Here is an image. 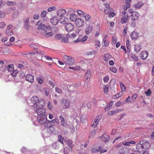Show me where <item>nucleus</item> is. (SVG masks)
Masks as SVG:
<instances>
[{
	"label": "nucleus",
	"instance_id": "1",
	"mask_svg": "<svg viewBox=\"0 0 154 154\" xmlns=\"http://www.w3.org/2000/svg\"><path fill=\"white\" fill-rule=\"evenodd\" d=\"M150 145L147 141H144L141 145L140 144L137 146L136 148L137 150L140 152L144 151H147V150L149 148Z\"/></svg>",
	"mask_w": 154,
	"mask_h": 154
},
{
	"label": "nucleus",
	"instance_id": "2",
	"mask_svg": "<svg viewBox=\"0 0 154 154\" xmlns=\"http://www.w3.org/2000/svg\"><path fill=\"white\" fill-rule=\"evenodd\" d=\"M63 59V61L66 64L71 65L74 64L75 63L74 58L71 56H64Z\"/></svg>",
	"mask_w": 154,
	"mask_h": 154
},
{
	"label": "nucleus",
	"instance_id": "3",
	"mask_svg": "<svg viewBox=\"0 0 154 154\" xmlns=\"http://www.w3.org/2000/svg\"><path fill=\"white\" fill-rule=\"evenodd\" d=\"M60 103L62 107L64 109L69 108L70 105V102L64 98H63L61 100Z\"/></svg>",
	"mask_w": 154,
	"mask_h": 154
},
{
	"label": "nucleus",
	"instance_id": "4",
	"mask_svg": "<svg viewBox=\"0 0 154 154\" xmlns=\"http://www.w3.org/2000/svg\"><path fill=\"white\" fill-rule=\"evenodd\" d=\"M38 121L39 123L41 124H44L47 121V118L46 115L38 116Z\"/></svg>",
	"mask_w": 154,
	"mask_h": 154
},
{
	"label": "nucleus",
	"instance_id": "5",
	"mask_svg": "<svg viewBox=\"0 0 154 154\" xmlns=\"http://www.w3.org/2000/svg\"><path fill=\"white\" fill-rule=\"evenodd\" d=\"M82 35H80L76 39L75 42L79 43L80 42L82 43H83L87 40L88 38V36L87 35H84L83 37H82Z\"/></svg>",
	"mask_w": 154,
	"mask_h": 154
},
{
	"label": "nucleus",
	"instance_id": "6",
	"mask_svg": "<svg viewBox=\"0 0 154 154\" xmlns=\"http://www.w3.org/2000/svg\"><path fill=\"white\" fill-rule=\"evenodd\" d=\"M66 36L69 39L71 42L73 41L75 43H78V42H75V41H76L75 38L77 37L76 34L74 33H72L71 35L67 34Z\"/></svg>",
	"mask_w": 154,
	"mask_h": 154
},
{
	"label": "nucleus",
	"instance_id": "7",
	"mask_svg": "<svg viewBox=\"0 0 154 154\" xmlns=\"http://www.w3.org/2000/svg\"><path fill=\"white\" fill-rule=\"evenodd\" d=\"M75 23L78 27H81L84 25L85 22L83 19L78 18L76 20Z\"/></svg>",
	"mask_w": 154,
	"mask_h": 154
},
{
	"label": "nucleus",
	"instance_id": "8",
	"mask_svg": "<svg viewBox=\"0 0 154 154\" xmlns=\"http://www.w3.org/2000/svg\"><path fill=\"white\" fill-rule=\"evenodd\" d=\"M36 112L38 116L46 115V109L44 108L40 109H35Z\"/></svg>",
	"mask_w": 154,
	"mask_h": 154
},
{
	"label": "nucleus",
	"instance_id": "9",
	"mask_svg": "<svg viewBox=\"0 0 154 154\" xmlns=\"http://www.w3.org/2000/svg\"><path fill=\"white\" fill-rule=\"evenodd\" d=\"M93 30V28L91 25H89L87 26L85 29V33L87 35H89Z\"/></svg>",
	"mask_w": 154,
	"mask_h": 154
},
{
	"label": "nucleus",
	"instance_id": "10",
	"mask_svg": "<svg viewBox=\"0 0 154 154\" xmlns=\"http://www.w3.org/2000/svg\"><path fill=\"white\" fill-rule=\"evenodd\" d=\"M59 18L57 17H54L51 19L50 22L53 25H56L59 22Z\"/></svg>",
	"mask_w": 154,
	"mask_h": 154
},
{
	"label": "nucleus",
	"instance_id": "11",
	"mask_svg": "<svg viewBox=\"0 0 154 154\" xmlns=\"http://www.w3.org/2000/svg\"><path fill=\"white\" fill-rule=\"evenodd\" d=\"M148 55V52L146 51H145L141 52L140 54V56L141 59L145 60L147 58Z\"/></svg>",
	"mask_w": 154,
	"mask_h": 154
},
{
	"label": "nucleus",
	"instance_id": "12",
	"mask_svg": "<svg viewBox=\"0 0 154 154\" xmlns=\"http://www.w3.org/2000/svg\"><path fill=\"white\" fill-rule=\"evenodd\" d=\"M108 36L106 35L103 37V40L102 45L103 47H106L109 45V41L107 40Z\"/></svg>",
	"mask_w": 154,
	"mask_h": 154
},
{
	"label": "nucleus",
	"instance_id": "13",
	"mask_svg": "<svg viewBox=\"0 0 154 154\" xmlns=\"http://www.w3.org/2000/svg\"><path fill=\"white\" fill-rule=\"evenodd\" d=\"M43 102L42 101L40 100L34 105V107L36 109H40L43 108Z\"/></svg>",
	"mask_w": 154,
	"mask_h": 154
},
{
	"label": "nucleus",
	"instance_id": "14",
	"mask_svg": "<svg viewBox=\"0 0 154 154\" xmlns=\"http://www.w3.org/2000/svg\"><path fill=\"white\" fill-rule=\"evenodd\" d=\"M30 46L31 48H34V51L38 54H41L42 55H44L45 54V52L44 51H42V52L40 51H38L37 49L38 46L37 45H35L34 44H31L30 45Z\"/></svg>",
	"mask_w": 154,
	"mask_h": 154
},
{
	"label": "nucleus",
	"instance_id": "15",
	"mask_svg": "<svg viewBox=\"0 0 154 154\" xmlns=\"http://www.w3.org/2000/svg\"><path fill=\"white\" fill-rule=\"evenodd\" d=\"M91 72L90 70H87L86 72L85 76V80L86 82H88L91 77Z\"/></svg>",
	"mask_w": 154,
	"mask_h": 154
},
{
	"label": "nucleus",
	"instance_id": "16",
	"mask_svg": "<svg viewBox=\"0 0 154 154\" xmlns=\"http://www.w3.org/2000/svg\"><path fill=\"white\" fill-rule=\"evenodd\" d=\"M74 28V26L71 23H68L65 25L66 30L68 32L71 31Z\"/></svg>",
	"mask_w": 154,
	"mask_h": 154
},
{
	"label": "nucleus",
	"instance_id": "17",
	"mask_svg": "<svg viewBox=\"0 0 154 154\" xmlns=\"http://www.w3.org/2000/svg\"><path fill=\"white\" fill-rule=\"evenodd\" d=\"M66 14V10L64 9H60L58 10L57 13V15L59 17H63Z\"/></svg>",
	"mask_w": 154,
	"mask_h": 154
},
{
	"label": "nucleus",
	"instance_id": "18",
	"mask_svg": "<svg viewBox=\"0 0 154 154\" xmlns=\"http://www.w3.org/2000/svg\"><path fill=\"white\" fill-rule=\"evenodd\" d=\"M139 16V13L137 12H134L131 15V19L133 20H136L138 19Z\"/></svg>",
	"mask_w": 154,
	"mask_h": 154
},
{
	"label": "nucleus",
	"instance_id": "19",
	"mask_svg": "<svg viewBox=\"0 0 154 154\" xmlns=\"http://www.w3.org/2000/svg\"><path fill=\"white\" fill-rule=\"evenodd\" d=\"M26 79L28 82L32 83L34 81V76L31 74H28L26 76Z\"/></svg>",
	"mask_w": 154,
	"mask_h": 154
},
{
	"label": "nucleus",
	"instance_id": "20",
	"mask_svg": "<svg viewBox=\"0 0 154 154\" xmlns=\"http://www.w3.org/2000/svg\"><path fill=\"white\" fill-rule=\"evenodd\" d=\"M36 25L38 26L37 29L39 30L44 29L46 28L45 25L42 24L41 21H39L37 23Z\"/></svg>",
	"mask_w": 154,
	"mask_h": 154
},
{
	"label": "nucleus",
	"instance_id": "21",
	"mask_svg": "<svg viewBox=\"0 0 154 154\" xmlns=\"http://www.w3.org/2000/svg\"><path fill=\"white\" fill-rule=\"evenodd\" d=\"M123 109H117L114 110L110 111L108 112V115L109 116L113 115L117 113L120 112L122 111Z\"/></svg>",
	"mask_w": 154,
	"mask_h": 154
},
{
	"label": "nucleus",
	"instance_id": "22",
	"mask_svg": "<svg viewBox=\"0 0 154 154\" xmlns=\"http://www.w3.org/2000/svg\"><path fill=\"white\" fill-rule=\"evenodd\" d=\"M112 58L111 55L108 53L105 54L103 56V59L105 61L107 62L108 61Z\"/></svg>",
	"mask_w": 154,
	"mask_h": 154
},
{
	"label": "nucleus",
	"instance_id": "23",
	"mask_svg": "<svg viewBox=\"0 0 154 154\" xmlns=\"http://www.w3.org/2000/svg\"><path fill=\"white\" fill-rule=\"evenodd\" d=\"M100 138L101 140L104 142L108 141L109 139V136L105 134H103Z\"/></svg>",
	"mask_w": 154,
	"mask_h": 154
},
{
	"label": "nucleus",
	"instance_id": "24",
	"mask_svg": "<svg viewBox=\"0 0 154 154\" xmlns=\"http://www.w3.org/2000/svg\"><path fill=\"white\" fill-rule=\"evenodd\" d=\"M100 118L101 117L100 116H97L93 122V124L91 125V126H93L94 127H96L98 123L99 120Z\"/></svg>",
	"mask_w": 154,
	"mask_h": 154
},
{
	"label": "nucleus",
	"instance_id": "25",
	"mask_svg": "<svg viewBox=\"0 0 154 154\" xmlns=\"http://www.w3.org/2000/svg\"><path fill=\"white\" fill-rule=\"evenodd\" d=\"M131 37L133 40L136 39L138 37V34L137 32L134 31L131 33Z\"/></svg>",
	"mask_w": 154,
	"mask_h": 154
},
{
	"label": "nucleus",
	"instance_id": "26",
	"mask_svg": "<svg viewBox=\"0 0 154 154\" xmlns=\"http://www.w3.org/2000/svg\"><path fill=\"white\" fill-rule=\"evenodd\" d=\"M31 100L34 105H35L39 101L38 97L36 96H33L31 98Z\"/></svg>",
	"mask_w": 154,
	"mask_h": 154
},
{
	"label": "nucleus",
	"instance_id": "27",
	"mask_svg": "<svg viewBox=\"0 0 154 154\" xmlns=\"http://www.w3.org/2000/svg\"><path fill=\"white\" fill-rule=\"evenodd\" d=\"M128 15H125L124 17H123L121 20V23L122 24H125L126 23L128 20Z\"/></svg>",
	"mask_w": 154,
	"mask_h": 154
},
{
	"label": "nucleus",
	"instance_id": "28",
	"mask_svg": "<svg viewBox=\"0 0 154 154\" xmlns=\"http://www.w3.org/2000/svg\"><path fill=\"white\" fill-rule=\"evenodd\" d=\"M14 65L13 64L8 65L7 66V70L10 72H12L14 70Z\"/></svg>",
	"mask_w": 154,
	"mask_h": 154
},
{
	"label": "nucleus",
	"instance_id": "29",
	"mask_svg": "<svg viewBox=\"0 0 154 154\" xmlns=\"http://www.w3.org/2000/svg\"><path fill=\"white\" fill-rule=\"evenodd\" d=\"M141 49V46L140 45H135L134 46V50L136 52H139Z\"/></svg>",
	"mask_w": 154,
	"mask_h": 154
},
{
	"label": "nucleus",
	"instance_id": "30",
	"mask_svg": "<svg viewBox=\"0 0 154 154\" xmlns=\"http://www.w3.org/2000/svg\"><path fill=\"white\" fill-rule=\"evenodd\" d=\"M76 18V16L74 14H72L70 15L69 19L72 21H75L77 19Z\"/></svg>",
	"mask_w": 154,
	"mask_h": 154
},
{
	"label": "nucleus",
	"instance_id": "31",
	"mask_svg": "<svg viewBox=\"0 0 154 154\" xmlns=\"http://www.w3.org/2000/svg\"><path fill=\"white\" fill-rule=\"evenodd\" d=\"M143 4L142 2H139L134 5V7L136 8H139Z\"/></svg>",
	"mask_w": 154,
	"mask_h": 154
},
{
	"label": "nucleus",
	"instance_id": "32",
	"mask_svg": "<svg viewBox=\"0 0 154 154\" xmlns=\"http://www.w3.org/2000/svg\"><path fill=\"white\" fill-rule=\"evenodd\" d=\"M135 143V142L133 140H131L129 142H123L122 144L124 146H130V144H134Z\"/></svg>",
	"mask_w": 154,
	"mask_h": 154
},
{
	"label": "nucleus",
	"instance_id": "33",
	"mask_svg": "<svg viewBox=\"0 0 154 154\" xmlns=\"http://www.w3.org/2000/svg\"><path fill=\"white\" fill-rule=\"evenodd\" d=\"M68 147L69 148L72 149V147L74 146V145L72 143V141L71 140L67 141Z\"/></svg>",
	"mask_w": 154,
	"mask_h": 154
},
{
	"label": "nucleus",
	"instance_id": "34",
	"mask_svg": "<svg viewBox=\"0 0 154 154\" xmlns=\"http://www.w3.org/2000/svg\"><path fill=\"white\" fill-rule=\"evenodd\" d=\"M96 131L95 130H92L90 133L88 137L89 138L91 139L92 137H94L95 135Z\"/></svg>",
	"mask_w": 154,
	"mask_h": 154
},
{
	"label": "nucleus",
	"instance_id": "35",
	"mask_svg": "<svg viewBox=\"0 0 154 154\" xmlns=\"http://www.w3.org/2000/svg\"><path fill=\"white\" fill-rule=\"evenodd\" d=\"M80 121L83 123H85L86 121V117L85 115H82L80 118Z\"/></svg>",
	"mask_w": 154,
	"mask_h": 154
},
{
	"label": "nucleus",
	"instance_id": "36",
	"mask_svg": "<svg viewBox=\"0 0 154 154\" xmlns=\"http://www.w3.org/2000/svg\"><path fill=\"white\" fill-rule=\"evenodd\" d=\"M6 4L8 6H12L16 5V3L15 2L8 1L6 2Z\"/></svg>",
	"mask_w": 154,
	"mask_h": 154
},
{
	"label": "nucleus",
	"instance_id": "37",
	"mask_svg": "<svg viewBox=\"0 0 154 154\" xmlns=\"http://www.w3.org/2000/svg\"><path fill=\"white\" fill-rule=\"evenodd\" d=\"M72 150V149L69 148L68 147H66L64 149V152L65 154H68Z\"/></svg>",
	"mask_w": 154,
	"mask_h": 154
},
{
	"label": "nucleus",
	"instance_id": "38",
	"mask_svg": "<svg viewBox=\"0 0 154 154\" xmlns=\"http://www.w3.org/2000/svg\"><path fill=\"white\" fill-rule=\"evenodd\" d=\"M53 35V33L51 32H48L44 34V35L47 38H49L52 36Z\"/></svg>",
	"mask_w": 154,
	"mask_h": 154
},
{
	"label": "nucleus",
	"instance_id": "39",
	"mask_svg": "<svg viewBox=\"0 0 154 154\" xmlns=\"http://www.w3.org/2000/svg\"><path fill=\"white\" fill-rule=\"evenodd\" d=\"M111 12L110 8H108L107 7L105 8L104 9V12L106 14H108Z\"/></svg>",
	"mask_w": 154,
	"mask_h": 154
},
{
	"label": "nucleus",
	"instance_id": "40",
	"mask_svg": "<svg viewBox=\"0 0 154 154\" xmlns=\"http://www.w3.org/2000/svg\"><path fill=\"white\" fill-rule=\"evenodd\" d=\"M120 85L122 90L123 91H125L126 90V86L122 82H121L119 83Z\"/></svg>",
	"mask_w": 154,
	"mask_h": 154
},
{
	"label": "nucleus",
	"instance_id": "41",
	"mask_svg": "<svg viewBox=\"0 0 154 154\" xmlns=\"http://www.w3.org/2000/svg\"><path fill=\"white\" fill-rule=\"evenodd\" d=\"M69 69H71L74 70H79L81 69V67L79 66H75L73 67H70Z\"/></svg>",
	"mask_w": 154,
	"mask_h": 154
},
{
	"label": "nucleus",
	"instance_id": "42",
	"mask_svg": "<svg viewBox=\"0 0 154 154\" xmlns=\"http://www.w3.org/2000/svg\"><path fill=\"white\" fill-rule=\"evenodd\" d=\"M47 107L48 109L50 110H52L53 109L52 107V105L51 103L50 102H48L47 104Z\"/></svg>",
	"mask_w": 154,
	"mask_h": 154
},
{
	"label": "nucleus",
	"instance_id": "43",
	"mask_svg": "<svg viewBox=\"0 0 154 154\" xmlns=\"http://www.w3.org/2000/svg\"><path fill=\"white\" fill-rule=\"evenodd\" d=\"M103 148L101 146H99V152H100V153H103L106 152H107V150L106 149H103Z\"/></svg>",
	"mask_w": 154,
	"mask_h": 154
},
{
	"label": "nucleus",
	"instance_id": "44",
	"mask_svg": "<svg viewBox=\"0 0 154 154\" xmlns=\"http://www.w3.org/2000/svg\"><path fill=\"white\" fill-rule=\"evenodd\" d=\"M77 11L78 14L81 17L84 16L85 14L83 12H82V11L79 10H77Z\"/></svg>",
	"mask_w": 154,
	"mask_h": 154
},
{
	"label": "nucleus",
	"instance_id": "45",
	"mask_svg": "<svg viewBox=\"0 0 154 154\" xmlns=\"http://www.w3.org/2000/svg\"><path fill=\"white\" fill-rule=\"evenodd\" d=\"M99 146L98 147H94L92 149V152H99Z\"/></svg>",
	"mask_w": 154,
	"mask_h": 154
},
{
	"label": "nucleus",
	"instance_id": "46",
	"mask_svg": "<svg viewBox=\"0 0 154 154\" xmlns=\"http://www.w3.org/2000/svg\"><path fill=\"white\" fill-rule=\"evenodd\" d=\"M85 20L86 21L88 20L91 18V16L88 14H86L84 15Z\"/></svg>",
	"mask_w": 154,
	"mask_h": 154
},
{
	"label": "nucleus",
	"instance_id": "47",
	"mask_svg": "<svg viewBox=\"0 0 154 154\" xmlns=\"http://www.w3.org/2000/svg\"><path fill=\"white\" fill-rule=\"evenodd\" d=\"M56 9L57 8L56 6H53L48 8L47 11L48 12H51L56 10Z\"/></svg>",
	"mask_w": 154,
	"mask_h": 154
},
{
	"label": "nucleus",
	"instance_id": "48",
	"mask_svg": "<svg viewBox=\"0 0 154 154\" xmlns=\"http://www.w3.org/2000/svg\"><path fill=\"white\" fill-rule=\"evenodd\" d=\"M108 85H105L103 87L104 92L105 93H107L108 91Z\"/></svg>",
	"mask_w": 154,
	"mask_h": 154
},
{
	"label": "nucleus",
	"instance_id": "49",
	"mask_svg": "<svg viewBox=\"0 0 154 154\" xmlns=\"http://www.w3.org/2000/svg\"><path fill=\"white\" fill-rule=\"evenodd\" d=\"M51 121H47L46 123H45V126L46 127H51Z\"/></svg>",
	"mask_w": 154,
	"mask_h": 154
},
{
	"label": "nucleus",
	"instance_id": "50",
	"mask_svg": "<svg viewBox=\"0 0 154 154\" xmlns=\"http://www.w3.org/2000/svg\"><path fill=\"white\" fill-rule=\"evenodd\" d=\"M110 70L114 73H116L117 72V69L116 68L114 67H111L109 68Z\"/></svg>",
	"mask_w": 154,
	"mask_h": 154
},
{
	"label": "nucleus",
	"instance_id": "51",
	"mask_svg": "<svg viewBox=\"0 0 154 154\" xmlns=\"http://www.w3.org/2000/svg\"><path fill=\"white\" fill-rule=\"evenodd\" d=\"M63 37V35H62L60 34H57L55 36V38L57 39H59Z\"/></svg>",
	"mask_w": 154,
	"mask_h": 154
},
{
	"label": "nucleus",
	"instance_id": "52",
	"mask_svg": "<svg viewBox=\"0 0 154 154\" xmlns=\"http://www.w3.org/2000/svg\"><path fill=\"white\" fill-rule=\"evenodd\" d=\"M68 40L69 38L68 37H64L62 39L61 41L62 42L66 43L68 42Z\"/></svg>",
	"mask_w": 154,
	"mask_h": 154
},
{
	"label": "nucleus",
	"instance_id": "53",
	"mask_svg": "<svg viewBox=\"0 0 154 154\" xmlns=\"http://www.w3.org/2000/svg\"><path fill=\"white\" fill-rule=\"evenodd\" d=\"M36 80L40 84H42L43 82V80L40 77H38L36 78Z\"/></svg>",
	"mask_w": 154,
	"mask_h": 154
},
{
	"label": "nucleus",
	"instance_id": "54",
	"mask_svg": "<svg viewBox=\"0 0 154 154\" xmlns=\"http://www.w3.org/2000/svg\"><path fill=\"white\" fill-rule=\"evenodd\" d=\"M6 33L7 35H11L13 34V32L11 30H8V29L6 30Z\"/></svg>",
	"mask_w": 154,
	"mask_h": 154
},
{
	"label": "nucleus",
	"instance_id": "55",
	"mask_svg": "<svg viewBox=\"0 0 154 154\" xmlns=\"http://www.w3.org/2000/svg\"><path fill=\"white\" fill-rule=\"evenodd\" d=\"M47 14V11H43L41 14V16L44 18L45 17Z\"/></svg>",
	"mask_w": 154,
	"mask_h": 154
},
{
	"label": "nucleus",
	"instance_id": "56",
	"mask_svg": "<svg viewBox=\"0 0 154 154\" xmlns=\"http://www.w3.org/2000/svg\"><path fill=\"white\" fill-rule=\"evenodd\" d=\"M55 91L56 93L59 94H61L62 92V91L60 88L57 87L55 88Z\"/></svg>",
	"mask_w": 154,
	"mask_h": 154
},
{
	"label": "nucleus",
	"instance_id": "57",
	"mask_svg": "<svg viewBox=\"0 0 154 154\" xmlns=\"http://www.w3.org/2000/svg\"><path fill=\"white\" fill-rule=\"evenodd\" d=\"M58 139L59 141L62 144H63V139L61 135H59L58 136Z\"/></svg>",
	"mask_w": 154,
	"mask_h": 154
},
{
	"label": "nucleus",
	"instance_id": "58",
	"mask_svg": "<svg viewBox=\"0 0 154 154\" xmlns=\"http://www.w3.org/2000/svg\"><path fill=\"white\" fill-rule=\"evenodd\" d=\"M18 72V71H17V70L14 71V70L12 72L11 74V75L13 77H14L16 76Z\"/></svg>",
	"mask_w": 154,
	"mask_h": 154
},
{
	"label": "nucleus",
	"instance_id": "59",
	"mask_svg": "<svg viewBox=\"0 0 154 154\" xmlns=\"http://www.w3.org/2000/svg\"><path fill=\"white\" fill-rule=\"evenodd\" d=\"M60 124L62 126L64 127L66 126L67 125V123H66V122H65V120L61 122Z\"/></svg>",
	"mask_w": 154,
	"mask_h": 154
},
{
	"label": "nucleus",
	"instance_id": "60",
	"mask_svg": "<svg viewBox=\"0 0 154 154\" xmlns=\"http://www.w3.org/2000/svg\"><path fill=\"white\" fill-rule=\"evenodd\" d=\"M109 79V77L108 76H106L103 78V80L105 83H107Z\"/></svg>",
	"mask_w": 154,
	"mask_h": 154
},
{
	"label": "nucleus",
	"instance_id": "61",
	"mask_svg": "<svg viewBox=\"0 0 154 154\" xmlns=\"http://www.w3.org/2000/svg\"><path fill=\"white\" fill-rule=\"evenodd\" d=\"M117 38L115 36H114L112 37V42L113 43V44H115L117 41Z\"/></svg>",
	"mask_w": 154,
	"mask_h": 154
},
{
	"label": "nucleus",
	"instance_id": "62",
	"mask_svg": "<svg viewBox=\"0 0 154 154\" xmlns=\"http://www.w3.org/2000/svg\"><path fill=\"white\" fill-rule=\"evenodd\" d=\"M6 26L4 22L0 23V29L4 28Z\"/></svg>",
	"mask_w": 154,
	"mask_h": 154
},
{
	"label": "nucleus",
	"instance_id": "63",
	"mask_svg": "<svg viewBox=\"0 0 154 154\" xmlns=\"http://www.w3.org/2000/svg\"><path fill=\"white\" fill-rule=\"evenodd\" d=\"M137 97V94H134L131 97V99L132 100L134 101Z\"/></svg>",
	"mask_w": 154,
	"mask_h": 154
},
{
	"label": "nucleus",
	"instance_id": "64",
	"mask_svg": "<svg viewBox=\"0 0 154 154\" xmlns=\"http://www.w3.org/2000/svg\"><path fill=\"white\" fill-rule=\"evenodd\" d=\"M5 13L2 11H0V18H4L5 16Z\"/></svg>",
	"mask_w": 154,
	"mask_h": 154
}]
</instances>
